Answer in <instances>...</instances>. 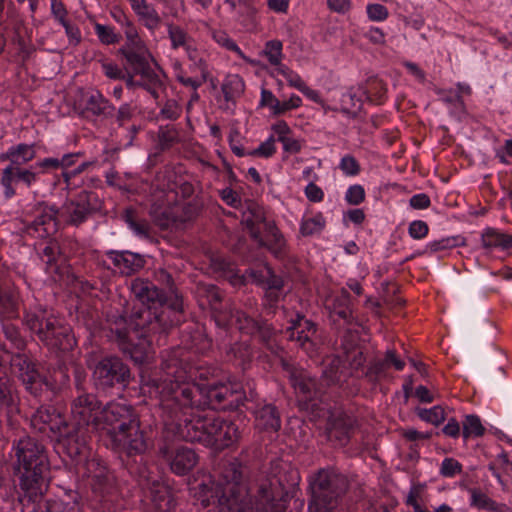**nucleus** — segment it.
Masks as SVG:
<instances>
[{"instance_id":"obj_32","label":"nucleus","mask_w":512,"mask_h":512,"mask_svg":"<svg viewBox=\"0 0 512 512\" xmlns=\"http://www.w3.org/2000/svg\"><path fill=\"white\" fill-rule=\"evenodd\" d=\"M181 210H176V205L173 207L153 205L150 209V216L155 225L161 229H167L171 226H178L187 222L188 220L181 219Z\"/></svg>"},{"instance_id":"obj_58","label":"nucleus","mask_w":512,"mask_h":512,"mask_svg":"<svg viewBox=\"0 0 512 512\" xmlns=\"http://www.w3.org/2000/svg\"><path fill=\"white\" fill-rule=\"evenodd\" d=\"M369 89H367V92L370 96V99H367V101L375 102V103H382V101L385 98L387 88L386 85L382 80L379 79H373L369 82Z\"/></svg>"},{"instance_id":"obj_29","label":"nucleus","mask_w":512,"mask_h":512,"mask_svg":"<svg viewBox=\"0 0 512 512\" xmlns=\"http://www.w3.org/2000/svg\"><path fill=\"white\" fill-rule=\"evenodd\" d=\"M272 222L266 218L263 208L255 203L249 205L247 211L243 213L242 223L256 242H263L262 233L265 230V224Z\"/></svg>"},{"instance_id":"obj_45","label":"nucleus","mask_w":512,"mask_h":512,"mask_svg":"<svg viewBox=\"0 0 512 512\" xmlns=\"http://www.w3.org/2000/svg\"><path fill=\"white\" fill-rule=\"evenodd\" d=\"M181 140V135L174 125L160 126L157 133L156 148L160 151L170 149L175 143Z\"/></svg>"},{"instance_id":"obj_33","label":"nucleus","mask_w":512,"mask_h":512,"mask_svg":"<svg viewBox=\"0 0 512 512\" xmlns=\"http://www.w3.org/2000/svg\"><path fill=\"white\" fill-rule=\"evenodd\" d=\"M263 242H257L259 246L266 247L275 257L282 258L286 251L284 236L276 227L275 222L266 223L263 231Z\"/></svg>"},{"instance_id":"obj_13","label":"nucleus","mask_w":512,"mask_h":512,"mask_svg":"<svg viewBox=\"0 0 512 512\" xmlns=\"http://www.w3.org/2000/svg\"><path fill=\"white\" fill-rule=\"evenodd\" d=\"M317 330L316 323L297 313L296 317L290 320L286 333L290 341L294 342L308 356L313 357L317 353L319 345Z\"/></svg>"},{"instance_id":"obj_7","label":"nucleus","mask_w":512,"mask_h":512,"mask_svg":"<svg viewBox=\"0 0 512 512\" xmlns=\"http://www.w3.org/2000/svg\"><path fill=\"white\" fill-rule=\"evenodd\" d=\"M310 512H330L347 489L345 476L330 469H321L310 482Z\"/></svg>"},{"instance_id":"obj_17","label":"nucleus","mask_w":512,"mask_h":512,"mask_svg":"<svg viewBox=\"0 0 512 512\" xmlns=\"http://www.w3.org/2000/svg\"><path fill=\"white\" fill-rule=\"evenodd\" d=\"M40 341L50 349L59 351L72 350L76 344L71 328L54 317L46 318L44 333L41 334Z\"/></svg>"},{"instance_id":"obj_62","label":"nucleus","mask_w":512,"mask_h":512,"mask_svg":"<svg viewBox=\"0 0 512 512\" xmlns=\"http://www.w3.org/2000/svg\"><path fill=\"white\" fill-rule=\"evenodd\" d=\"M45 320L46 318L31 313H27L24 318L25 325L30 331L36 333L39 339L41 334L44 333Z\"/></svg>"},{"instance_id":"obj_54","label":"nucleus","mask_w":512,"mask_h":512,"mask_svg":"<svg viewBox=\"0 0 512 512\" xmlns=\"http://www.w3.org/2000/svg\"><path fill=\"white\" fill-rule=\"evenodd\" d=\"M416 413L421 420L433 425H439L445 419V412L441 406H434L430 409L417 408Z\"/></svg>"},{"instance_id":"obj_36","label":"nucleus","mask_w":512,"mask_h":512,"mask_svg":"<svg viewBox=\"0 0 512 512\" xmlns=\"http://www.w3.org/2000/svg\"><path fill=\"white\" fill-rule=\"evenodd\" d=\"M1 350L10 355L9 364L18 380L25 376L26 372L28 374L37 367L36 363L22 351L11 352L6 344L1 345Z\"/></svg>"},{"instance_id":"obj_47","label":"nucleus","mask_w":512,"mask_h":512,"mask_svg":"<svg viewBox=\"0 0 512 512\" xmlns=\"http://www.w3.org/2000/svg\"><path fill=\"white\" fill-rule=\"evenodd\" d=\"M2 332L5 339L10 343V348L15 349L17 352L23 351L26 348V340L21 335L19 328L13 323L3 322Z\"/></svg>"},{"instance_id":"obj_15","label":"nucleus","mask_w":512,"mask_h":512,"mask_svg":"<svg viewBox=\"0 0 512 512\" xmlns=\"http://www.w3.org/2000/svg\"><path fill=\"white\" fill-rule=\"evenodd\" d=\"M119 52L126 59L128 69H130L134 75H139L145 83L154 88L161 86L160 75L150 65V53L145 45L134 48L121 47Z\"/></svg>"},{"instance_id":"obj_34","label":"nucleus","mask_w":512,"mask_h":512,"mask_svg":"<svg viewBox=\"0 0 512 512\" xmlns=\"http://www.w3.org/2000/svg\"><path fill=\"white\" fill-rule=\"evenodd\" d=\"M19 381L24 386L25 391L39 401L42 399L45 389H54L53 383L47 377L41 375L37 367L30 373H26Z\"/></svg>"},{"instance_id":"obj_11","label":"nucleus","mask_w":512,"mask_h":512,"mask_svg":"<svg viewBox=\"0 0 512 512\" xmlns=\"http://www.w3.org/2000/svg\"><path fill=\"white\" fill-rule=\"evenodd\" d=\"M93 429L67 422L61 433L54 438L63 452L77 465L90 461L89 434Z\"/></svg>"},{"instance_id":"obj_63","label":"nucleus","mask_w":512,"mask_h":512,"mask_svg":"<svg viewBox=\"0 0 512 512\" xmlns=\"http://www.w3.org/2000/svg\"><path fill=\"white\" fill-rule=\"evenodd\" d=\"M387 368L388 365L384 359L375 360L369 365L365 376L369 379V381L377 382L379 378L385 374Z\"/></svg>"},{"instance_id":"obj_28","label":"nucleus","mask_w":512,"mask_h":512,"mask_svg":"<svg viewBox=\"0 0 512 512\" xmlns=\"http://www.w3.org/2000/svg\"><path fill=\"white\" fill-rule=\"evenodd\" d=\"M36 157L35 144L19 143L10 146L5 152L0 154V162L8 161L5 168L24 167Z\"/></svg>"},{"instance_id":"obj_43","label":"nucleus","mask_w":512,"mask_h":512,"mask_svg":"<svg viewBox=\"0 0 512 512\" xmlns=\"http://www.w3.org/2000/svg\"><path fill=\"white\" fill-rule=\"evenodd\" d=\"M133 11L138 16L139 21L151 32L160 27L162 19L156 9L147 1Z\"/></svg>"},{"instance_id":"obj_8","label":"nucleus","mask_w":512,"mask_h":512,"mask_svg":"<svg viewBox=\"0 0 512 512\" xmlns=\"http://www.w3.org/2000/svg\"><path fill=\"white\" fill-rule=\"evenodd\" d=\"M103 201L94 191L82 190L71 198H67L60 208L62 224L80 227L100 213Z\"/></svg>"},{"instance_id":"obj_19","label":"nucleus","mask_w":512,"mask_h":512,"mask_svg":"<svg viewBox=\"0 0 512 512\" xmlns=\"http://www.w3.org/2000/svg\"><path fill=\"white\" fill-rule=\"evenodd\" d=\"M85 469L87 476L91 478L90 484L95 494L106 498L115 492V476L99 460L87 461Z\"/></svg>"},{"instance_id":"obj_21","label":"nucleus","mask_w":512,"mask_h":512,"mask_svg":"<svg viewBox=\"0 0 512 512\" xmlns=\"http://www.w3.org/2000/svg\"><path fill=\"white\" fill-rule=\"evenodd\" d=\"M205 264L207 267H200L201 270H205L207 273L217 274L220 277L227 279L231 285L240 287L245 284L246 277L240 275L235 265L227 261L222 255L214 252H208L205 254Z\"/></svg>"},{"instance_id":"obj_39","label":"nucleus","mask_w":512,"mask_h":512,"mask_svg":"<svg viewBox=\"0 0 512 512\" xmlns=\"http://www.w3.org/2000/svg\"><path fill=\"white\" fill-rule=\"evenodd\" d=\"M465 239L461 236H450L439 240L430 241L423 250L415 252L412 256L432 255L439 251L449 250L455 247L464 246Z\"/></svg>"},{"instance_id":"obj_41","label":"nucleus","mask_w":512,"mask_h":512,"mask_svg":"<svg viewBox=\"0 0 512 512\" xmlns=\"http://www.w3.org/2000/svg\"><path fill=\"white\" fill-rule=\"evenodd\" d=\"M171 470L180 476L189 475L192 470V450L179 447L170 462Z\"/></svg>"},{"instance_id":"obj_64","label":"nucleus","mask_w":512,"mask_h":512,"mask_svg":"<svg viewBox=\"0 0 512 512\" xmlns=\"http://www.w3.org/2000/svg\"><path fill=\"white\" fill-rule=\"evenodd\" d=\"M339 168L346 176H355L360 172V165L356 158L352 155L342 157Z\"/></svg>"},{"instance_id":"obj_16","label":"nucleus","mask_w":512,"mask_h":512,"mask_svg":"<svg viewBox=\"0 0 512 512\" xmlns=\"http://www.w3.org/2000/svg\"><path fill=\"white\" fill-rule=\"evenodd\" d=\"M67 422L64 415L52 405H41L30 417L31 428L52 440L61 433Z\"/></svg>"},{"instance_id":"obj_61","label":"nucleus","mask_w":512,"mask_h":512,"mask_svg":"<svg viewBox=\"0 0 512 512\" xmlns=\"http://www.w3.org/2000/svg\"><path fill=\"white\" fill-rule=\"evenodd\" d=\"M462 472V464L454 458H445L440 466V474L443 477L452 478Z\"/></svg>"},{"instance_id":"obj_48","label":"nucleus","mask_w":512,"mask_h":512,"mask_svg":"<svg viewBox=\"0 0 512 512\" xmlns=\"http://www.w3.org/2000/svg\"><path fill=\"white\" fill-rule=\"evenodd\" d=\"M59 256V247L55 243L45 245L39 252V257L46 265L47 272H57V260Z\"/></svg>"},{"instance_id":"obj_1","label":"nucleus","mask_w":512,"mask_h":512,"mask_svg":"<svg viewBox=\"0 0 512 512\" xmlns=\"http://www.w3.org/2000/svg\"><path fill=\"white\" fill-rule=\"evenodd\" d=\"M157 279L168 288L169 296L148 280L133 279L130 289L140 305L134 306L129 320L121 314L108 317L111 337L123 351H129L132 334L150 346L182 321L183 299L174 288L172 276L160 270Z\"/></svg>"},{"instance_id":"obj_4","label":"nucleus","mask_w":512,"mask_h":512,"mask_svg":"<svg viewBox=\"0 0 512 512\" xmlns=\"http://www.w3.org/2000/svg\"><path fill=\"white\" fill-rule=\"evenodd\" d=\"M100 425L106 430L113 449L128 456L141 455L148 443L140 429L138 415L132 405L110 402L101 410Z\"/></svg>"},{"instance_id":"obj_46","label":"nucleus","mask_w":512,"mask_h":512,"mask_svg":"<svg viewBox=\"0 0 512 512\" xmlns=\"http://www.w3.org/2000/svg\"><path fill=\"white\" fill-rule=\"evenodd\" d=\"M123 218L128 227L137 235L143 238L150 237V226L146 220L140 219L132 208H127Z\"/></svg>"},{"instance_id":"obj_44","label":"nucleus","mask_w":512,"mask_h":512,"mask_svg":"<svg viewBox=\"0 0 512 512\" xmlns=\"http://www.w3.org/2000/svg\"><path fill=\"white\" fill-rule=\"evenodd\" d=\"M245 84L239 75H229L225 78L221 90L226 102H234L244 92Z\"/></svg>"},{"instance_id":"obj_6","label":"nucleus","mask_w":512,"mask_h":512,"mask_svg":"<svg viewBox=\"0 0 512 512\" xmlns=\"http://www.w3.org/2000/svg\"><path fill=\"white\" fill-rule=\"evenodd\" d=\"M195 293L199 308L202 310L209 308L217 326L225 327L234 319L240 331L255 335L261 319H253L243 311H233L227 303H223V294L217 286L199 283Z\"/></svg>"},{"instance_id":"obj_22","label":"nucleus","mask_w":512,"mask_h":512,"mask_svg":"<svg viewBox=\"0 0 512 512\" xmlns=\"http://www.w3.org/2000/svg\"><path fill=\"white\" fill-rule=\"evenodd\" d=\"M205 264L207 267H200L201 270H205L207 273L217 274L220 277L227 279L231 285L240 287L245 284L246 277L240 275L235 265L227 261L222 255L214 252H208L205 254Z\"/></svg>"},{"instance_id":"obj_53","label":"nucleus","mask_w":512,"mask_h":512,"mask_svg":"<svg viewBox=\"0 0 512 512\" xmlns=\"http://www.w3.org/2000/svg\"><path fill=\"white\" fill-rule=\"evenodd\" d=\"M325 219L321 213L304 219L300 226V232L303 236H312L319 234L325 227Z\"/></svg>"},{"instance_id":"obj_57","label":"nucleus","mask_w":512,"mask_h":512,"mask_svg":"<svg viewBox=\"0 0 512 512\" xmlns=\"http://www.w3.org/2000/svg\"><path fill=\"white\" fill-rule=\"evenodd\" d=\"M275 70L278 74L282 75L286 79L290 87H293L298 91L305 83L297 72L285 64L279 65V67H277Z\"/></svg>"},{"instance_id":"obj_38","label":"nucleus","mask_w":512,"mask_h":512,"mask_svg":"<svg viewBox=\"0 0 512 512\" xmlns=\"http://www.w3.org/2000/svg\"><path fill=\"white\" fill-rule=\"evenodd\" d=\"M481 242L485 249L499 248L506 250L512 248V235L488 227L482 232Z\"/></svg>"},{"instance_id":"obj_3","label":"nucleus","mask_w":512,"mask_h":512,"mask_svg":"<svg viewBox=\"0 0 512 512\" xmlns=\"http://www.w3.org/2000/svg\"><path fill=\"white\" fill-rule=\"evenodd\" d=\"M219 370L212 366H194V386L205 399L210 410L194 412V442L221 451L239 439L238 426L222 419L215 409L238 405L242 393L237 385L223 383L218 378Z\"/></svg>"},{"instance_id":"obj_59","label":"nucleus","mask_w":512,"mask_h":512,"mask_svg":"<svg viewBox=\"0 0 512 512\" xmlns=\"http://www.w3.org/2000/svg\"><path fill=\"white\" fill-rule=\"evenodd\" d=\"M367 17L370 21L383 22L389 17L388 9L379 3H369L366 6Z\"/></svg>"},{"instance_id":"obj_26","label":"nucleus","mask_w":512,"mask_h":512,"mask_svg":"<svg viewBox=\"0 0 512 512\" xmlns=\"http://www.w3.org/2000/svg\"><path fill=\"white\" fill-rule=\"evenodd\" d=\"M350 377H352V372L342 357L330 356L323 361L321 379L327 386H341Z\"/></svg>"},{"instance_id":"obj_49","label":"nucleus","mask_w":512,"mask_h":512,"mask_svg":"<svg viewBox=\"0 0 512 512\" xmlns=\"http://www.w3.org/2000/svg\"><path fill=\"white\" fill-rule=\"evenodd\" d=\"M283 44L280 40L274 39L269 40L265 43L263 53L266 56L269 63L273 66L279 67L282 65L283 55Z\"/></svg>"},{"instance_id":"obj_10","label":"nucleus","mask_w":512,"mask_h":512,"mask_svg":"<svg viewBox=\"0 0 512 512\" xmlns=\"http://www.w3.org/2000/svg\"><path fill=\"white\" fill-rule=\"evenodd\" d=\"M130 367L120 357L106 356L93 369V380L98 390L107 392L112 388L125 389L132 381Z\"/></svg>"},{"instance_id":"obj_50","label":"nucleus","mask_w":512,"mask_h":512,"mask_svg":"<svg viewBox=\"0 0 512 512\" xmlns=\"http://www.w3.org/2000/svg\"><path fill=\"white\" fill-rule=\"evenodd\" d=\"M470 505L486 511H497V503L479 489H469Z\"/></svg>"},{"instance_id":"obj_23","label":"nucleus","mask_w":512,"mask_h":512,"mask_svg":"<svg viewBox=\"0 0 512 512\" xmlns=\"http://www.w3.org/2000/svg\"><path fill=\"white\" fill-rule=\"evenodd\" d=\"M355 426V420L344 414L329 418L326 427L327 439L334 446L343 447L348 444Z\"/></svg>"},{"instance_id":"obj_35","label":"nucleus","mask_w":512,"mask_h":512,"mask_svg":"<svg viewBox=\"0 0 512 512\" xmlns=\"http://www.w3.org/2000/svg\"><path fill=\"white\" fill-rule=\"evenodd\" d=\"M202 84H206L204 91H207L209 94L217 92V78L212 75L210 66L203 60H199V62L194 65V102L199 98V95L195 90Z\"/></svg>"},{"instance_id":"obj_27","label":"nucleus","mask_w":512,"mask_h":512,"mask_svg":"<svg viewBox=\"0 0 512 512\" xmlns=\"http://www.w3.org/2000/svg\"><path fill=\"white\" fill-rule=\"evenodd\" d=\"M19 403L20 397L17 387L6 373L0 356V410L7 413L16 412L19 409Z\"/></svg>"},{"instance_id":"obj_55","label":"nucleus","mask_w":512,"mask_h":512,"mask_svg":"<svg viewBox=\"0 0 512 512\" xmlns=\"http://www.w3.org/2000/svg\"><path fill=\"white\" fill-rule=\"evenodd\" d=\"M284 299L283 290H265L262 306L268 314H274L278 304Z\"/></svg>"},{"instance_id":"obj_25","label":"nucleus","mask_w":512,"mask_h":512,"mask_svg":"<svg viewBox=\"0 0 512 512\" xmlns=\"http://www.w3.org/2000/svg\"><path fill=\"white\" fill-rule=\"evenodd\" d=\"M81 115L85 118L108 119L114 116L115 107L99 91L87 93L83 99Z\"/></svg>"},{"instance_id":"obj_60","label":"nucleus","mask_w":512,"mask_h":512,"mask_svg":"<svg viewBox=\"0 0 512 512\" xmlns=\"http://www.w3.org/2000/svg\"><path fill=\"white\" fill-rule=\"evenodd\" d=\"M276 152L275 139L270 136L266 141L262 142L256 149L247 153V155L258 156L263 158L272 157Z\"/></svg>"},{"instance_id":"obj_52","label":"nucleus","mask_w":512,"mask_h":512,"mask_svg":"<svg viewBox=\"0 0 512 512\" xmlns=\"http://www.w3.org/2000/svg\"><path fill=\"white\" fill-rule=\"evenodd\" d=\"M485 432V428L481 423L480 418L477 415L470 414L465 416L463 421V437L465 439L470 436L481 437Z\"/></svg>"},{"instance_id":"obj_31","label":"nucleus","mask_w":512,"mask_h":512,"mask_svg":"<svg viewBox=\"0 0 512 512\" xmlns=\"http://www.w3.org/2000/svg\"><path fill=\"white\" fill-rule=\"evenodd\" d=\"M255 426L259 430L277 432L281 428V418L278 409L273 404H264L255 412Z\"/></svg>"},{"instance_id":"obj_24","label":"nucleus","mask_w":512,"mask_h":512,"mask_svg":"<svg viewBox=\"0 0 512 512\" xmlns=\"http://www.w3.org/2000/svg\"><path fill=\"white\" fill-rule=\"evenodd\" d=\"M105 256L111 261L115 271L125 276L137 273L146 263L142 255L128 250H108Z\"/></svg>"},{"instance_id":"obj_12","label":"nucleus","mask_w":512,"mask_h":512,"mask_svg":"<svg viewBox=\"0 0 512 512\" xmlns=\"http://www.w3.org/2000/svg\"><path fill=\"white\" fill-rule=\"evenodd\" d=\"M71 402V420L69 423L84 426L93 430L99 429L101 402L93 393L77 390Z\"/></svg>"},{"instance_id":"obj_2","label":"nucleus","mask_w":512,"mask_h":512,"mask_svg":"<svg viewBox=\"0 0 512 512\" xmlns=\"http://www.w3.org/2000/svg\"><path fill=\"white\" fill-rule=\"evenodd\" d=\"M246 473L247 467L238 459L223 461L219 466L218 482L210 487L201 485L202 507L213 506L214 512H283L286 509L287 493L279 479L273 476L261 480L255 494L250 496L244 482Z\"/></svg>"},{"instance_id":"obj_37","label":"nucleus","mask_w":512,"mask_h":512,"mask_svg":"<svg viewBox=\"0 0 512 512\" xmlns=\"http://www.w3.org/2000/svg\"><path fill=\"white\" fill-rule=\"evenodd\" d=\"M331 315H336L345 322L350 323L352 319L351 297L347 289H342L335 295L328 305Z\"/></svg>"},{"instance_id":"obj_40","label":"nucleus","mask_w":512,"mask_h":512,"mask_svg":"<svg viewBox=\"0 0 512 512\" xmlns=\"http://www.w3.org/2000/svg\"><path fill=\"white\" fill-rule=\"evenodd\" d=\"M147 497L151 499L159 512H167L170 509L172 500L168 488L164 484L154 481L148 488Z\"/></svg>"},{"instance_id":"obj_5","label":"nucleus","mask_w":512,"mask_h":512,"mask_svg":"<svg viewBox=\"0 0 512 512\" xmlns=\"http://www.w3.org/2000/svg\"><path fill=\"white\" fill-rule=\"evenodd\" d=\"M17 459L14 475L19 485L29 497H36L46 489L49 461L45 447L32 437H23L13 446Z\"/></svg>"},{"instance_id":"obj_56","label":"nucleus","mask_w":512,"mask_h":512,"mask_svg":"<svg viewBox=\"0 0 512 512\" xmlns=\"http://www.w3.org/2000/svg\"><path fill=\"white\" fill-rule=\"evenodd\" d=\"M94 29L100 42L105 45L115 44L120 40V36L116 34L114 28L110 26L96 23Z\"/></svg>"},{"instance_id":"obj_18","label":"nucleus","mask_w":512,"mask_h":512,"mask_svg":"<svg viewBox=\"0 0 512 512\" xmlns=\"http://www.w3.org/2000/svg\"><path fill=\"white\" fill-rule=\"evenodd\" d=\"M282 369L287 373L291 385L295 391L305 400H315L321 394L317 380L306 370L290 364L285 359L281 360Z\"/></svg>"},{"instance_id":"obj_20","label":"nucleus","mask_w":512,"mask_h":512,"mask_svg":"<svg viewBox=\"0 0 512 512\" xmlns=\"http://www.w3.org/2000/svg\"><path fill=\"white\" fill-rule=\"evenodd\" d=\"M39 179V171L30 165L26 167L4 168L1 173L0 183L4 189V197L11 199L16 194L14 183H22L25 187L30 188Z\"/></svg>"},{"instance_id":"obj_51","label":"nucleus","mask_w":512,"mask_h":512,"mask_svg":"<svg viewBox=\"0 0 512 512\" xmlns=\"http://www.w3.org/2000/svg\"><path fill=\"white\" fill-rule=\"evenodd\" d=\"M440 100L444 103L451 105V113L460 116L465 112V104L462 96L459 93H455L453 90H441L438 92Z\"/></svg>"},{"instance_id":"obj_9","label":"nucleus","mask_w":512,"mask_h":512,"mask_svg":"<svg viewBox=\"0 0 512 512\" xmlns=\"http://www.w3.org/2000/svg\"><path fill=\"white\" fill-rule=\"evenodd\" d=\"M166 378L161 381L153 380L157 393L163 399H172L180 406L190 407L192 404V387L188 382V370L186 368L176 369V362H164Z\"/></svg>"},{"instance_id":"obj_42","label":"nucleus","mask_w":512,"mask_h":512,"mask_svg":"<svg viewBox=\"0 0 512 512\" xmlns=\"http://www.w3.org/2000/svg\"><path fill=\"white\" fill-rule=\"evenodd\" d=\"M192 185L189 183H185L179 187L176 191V210H181L182 220H191L192 219Z\"/></svg>"},{"instance_id":"obj_14","label":"nucleus","mask_w":512,"mask_h":512,"mask_svg":"<svg viewBox=\"0 0 512 512\" xmlns=\"http://www.w3.org/2000/svg\"><path fill=\"white\" fill-rule=\"evenodd\" d=\"M34 219L27 225V232L34 231L39 237H46L56 233L62 221L60 208L46 201L36 202L30 210Z\"/></svg>"},{"instance_id":"obj_30","label":"nucleus","mask_w":512,"mask_h":512,"mask_svg":"<svg viewBox=\"0 0 512 512\" xmlns=\"http://www.w3.org/2000/svg\"><path fill=\"white\" fill-rule=\"evenodd\" d=\"M370 99L367 89L364 87L350 88L341 96L340 111L349 118L357 116L364 100Z\"/></svg>"}]
</instances>
